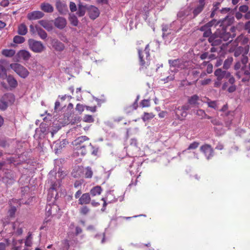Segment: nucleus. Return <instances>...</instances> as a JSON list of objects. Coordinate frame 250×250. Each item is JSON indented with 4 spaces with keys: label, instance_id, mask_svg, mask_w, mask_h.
Wrapping results in <instances>:
<instances>
[{
    "label": "nucleus",
    "instance_id": "f257e3e1",
    "mask_svg": "<svg viewBox=\"0 0 250 250\" xmlns=\"http://www.w3.org/2000/svg\"><path fill=\"white\" fill-rule=\"evenodd\" d=\"M249 58L243 56L241 60L239 62H236L234 65V69L235 70V75L236 77L240 79L241 77V81L243 83L249 82L250 80V67L246 66L248 63Z\"/></svg>",
    "mask_w": 250,
    "mask_h": 250
},
{
    "label": "nucleus",
    "instance_id": "f03ea898",
    "mask_svg": "<svg viewBox=\"0 0 250 250\" xmlns=\"http://www.w3.org/2000/svg\"><path fill=\"white\" fill-rule=\"evenodd\" d=\"M47 184L49 186V193L54 195V192L57 195V191L60 187L61 180L57 179V173L51 171L48 175Z\"/></svg>",
    "mask_w": 250,
    "mask_h": 250
},
{
    "label": "nucleus",
    "instance_id": "7ed1b4c3",
    "mask_svg": "<svg viewBox=\"0 0 250 250\" xmlns=\"http://www.w3.org/2000/svg\"><path fill=\"white\" fill-rule=\"evenodd\" d=\"M214 74L216 77V80L214 82V87H219L222 83V80L229 77L230 72L227 70H223L221 68H218L215 70Z\"/></svg>",
    "mask_w": 250,
    "mask_h": 250
},
{
    "label": "nucleus",
    "instance_id": "20e7f679",
    "mask_svg": "<svg viewBox=\"0 0 250 250\" xmlns=\"http://www.w3.org/2000/svg\"><path fill=\"white\" fill-rule=\"evenodd\" d=\"M230 31H231V33L230 32H227L226 29H224L217 30L216 31L217 35L220 36V38H221L222 41H229V42H231L233 40V39L235 37L234 28L233 27H231Z\"/></svg>",
    "mask_w": 250,
    "mask_h": 250
},
{
    "label": "nucleus",
    "instance_id": "39448f33",
    "mask_svg": "<svg viewBox=\"0 0 250 250\" xmlns=\"http://www.w3.org/2000/svg\"><path fill=\"white\" fill-rule=\"evenodd\" d=\"M3 172L4 176L2 178V182L7 187L14 184L16 181L14 172L8 169H3Z\"/></svg>",
    "mask_w": 250,
    "mask_h": 250
},
{
    "label": "nucleus",
    "instance_id": "423d86ee",
    "mask_svg": "<svg viewBox=\"0 0 250 250\" xmlns=\"http://www.w3.org/2000/svg\"><path fill=\"white\" fill-rule=\"evenodd\" d=\"M138 55L139 59V65L140 66V70L146 69L150 64V54L148 53H145L144 54L142 53V50L138 49Z\"/></svg>",
    "mask_w": 250,
    "mask_h": 250
},
{
    "label": "nucleus",
    "instance_id": "0eeeda50",
    "mask_svg": "<svg viewBox=\"0 0 250 250\" xmlns=\"http://www.w3.org/2000/svg\"><path fill=\"white\" fill-rule=\"evenodd\" d=\"M29 48L35 53H41L44 49L45 46L40 41L30 39L28 41Z\"/></svg>",
    "mask_w": 250,
    "mask_h": 250
},
{
    "label": "nucleus",
    "instance_id": "6e6552de",
    "mask_svg": "<svg viewBox=\"0 0 250 250\" xmlns=\"http://www.w3.org/2000/svg\"><path fill=\"white\" fill-rule=\"evenodd\" d=\"M10 67L21 78H25L29 75L27 69L19 63H12L10 64Z\"/></svg>",
    "mask_w": 250,
    "mask_h": 250
},
{
    "label": "nucleus",
    "instance_id": "1a4fd4ad",
    "mask_svg": "<svg viewBox=\"0 0 250 250\" xmlns=\"http://www.w3.org/2000/svg\"><path fill=\"white\" fill-rule=\"evenodd\" d=\"M162 37L166 43H169L174 37V34L171 33L172 30L169 28L168 25H162Z\"/></svg>",
    "mask_w": 250,
    "mask_h": 250
},
{
    "label": "nucleus",
    "instance_id": "9d476101",
    "mask_svg": "<svg viewBox=\"0 0 250 250\" xmlns=\"http://www.w3.org/2000/svg\"><path fill=\"white\" fill-rule=\"evenodd\" d=\"M183 61L181 59H177L174 60H169L168 63L169 64L170 71L172 72L176 73L179 69L184 68Z\"/></svg>",
    "mask_w": 250,
    "mask_h": 250
},
{
    "label": "nucleus",
    "instance_id": "9b49d317",
    "mask_svg": "<svg viewBox=\"0 0 250 250\" xmlns=\"http://www.w3.org/2000/svg\"><path fill=\"white\" fill-rule=\"evenodd\" d=\"M200 151L203 152L207 160H209L214 155V150L211 146L205 144L200 147Z\"/></svg>",
    "mask_w": 250,
    "mask_h": 250
},
{
    "label": "nucleus",
    "instance_id": "f8f14e48",
    "mask_svg": "<svg viewBox=\"0 0 250 250\" xmlns=\"http://www.w3.org/2000/svg\"><path fill=\"white\" fill-rule=\"evenodd\" d=\"M53 22L55 27L60 30L64 29L67 24L66 19L62 17H58L56 18L53 21Z\"/></svg>",
    "mask_w": 250,
    "mask_h": 250
},
{
    "label": "nucleus",
    "instance_id": "ddd939ff",
    "mask_svg": "<svg viewBox=\"0 0 250 250\" xmlns=\"http://www.w3.org/2000/svg\"><path fill=\"white\" fill-rule=\"evenodd\" d=\"M208 41L212 46H218L221 44L222 42V40L221 38H220V36L217 35V31L209 37Z\"/></svg>",
    "mask_w": 250,
    "mask_h": 250
},
{
    "label": "nucleus",
    "instance_id": "4468645a",
    "mask_svg": "<svg viewBox=\"0 0 250 250\" xmlns=\"http://www.w3.org/2000/svg\"><path fill=\"white\" fill-rule=\"evenodd\" d=\"M31 56L30 53L25 50H20L16 55L17 60L18 61H20L21 59H22L24 61H28Z\"/></svg>",
    "mask_w": 250,
    "mask_h": 250
},
{
    "label": "nucleus",
    "instance_id": "2eb2a0df",
    "mask_svg": "<svg viewBox=\"0 0 250 250\" xmlns=\"http://www.w3.org/2000/svg\"><path fill=\"white\" fill-rule=\"evenodd\" d=\"M7 63L5 60L0 61V79L2 80L6 79L7 78V69L5 68Z\"/></svg>",
    "mask_w": 250,
    "mask_h": 250
},
{
    "label": "nucleus",
    "instance_id": "dca6fc26",
    "mask_svg": "<svg viewBox=\"0 0 250 250\" xmlns=\"http://www.w3.org/2000/svg\"><path fill=\"white\" fill-rule=\"evenodd\" d=\"M200 101L199 97L195 94L188 98V102L192 107H198L200 105Z\"/></svg>",
    "mask_w": 250,
    "mask_h": 250
},
{
    "label": "nucleus",
    "instance_id": "f3484780",
    "mask_svg": "<svg viewBox=\"0 0 250 250\" xmlns=\"http://www.w3.org/2000/svg\"><path fill=\"white\" fill-rule=\"evenodd\" d=\"M53 21L45 20H40L38 21L39 23L48 31H51L53 30Z\"/></svg>",
    "mask_w": 250,
    "mask_h": 250
},
{
    "label": "nucleus",
    "instance_id": "a211bd4d",
    "mask_svg": "<svg viewBox=\"0 0 250 250\" xmlns=\"http://www.w3.org/2000/svg\"><path fill=\"white\" fill-rule=\"evenodd\" d=\"M88 14L91 19L95 20L99 16L100 11L98 8L91 5L88 8Z\"/></svg>",
    "mask_w": 250,
    "mask_h": 250
},
{
    "label": "nucleus",
    "instance_id": "6ab92c4d",
    "mask_svg": "<svg viewBox=\"0 0 250 250\" xmlns=\"http://www.w3.org/2000/svg\"><path fill=\"white\" fill-rule=\"evenodd\" d=\"M51 44L57 51L61 52L64 50L65 47L64 44L57 39L52 40Z\"/></svg>",
    "mask_w": 250,
    "mask_h": 250
},
{
    "label": "nucleus",
    "instance_id": "aec40b11",
    "mask_svg": "<svg viewBox=\"0 0 250 250\" xmlns=\"http://www.w3.org/2000/svg\"><path fill=\"white\" fill-rule=\"evenodd\" d=\"M56 6L59 13L62 14H65L68 11L66 4L60 0L56 1Z\"/></svg>",
    "mask_w": 250,
    "mask_h": 250
},
{
    "label": "nucleus",
    "instance_id": "412c9836",
    "mask_svg": "<svg viewBox=\"0 0 250 250\" xmlns=\"http://www.w3.org/2000/svg\"><path fill=\"white\" fill-rule=\"evenodd\" d=\"M44 16V14L39 11H35L29 13L27 18L29 20H35L40 19Z\"/></svg>",
    "mask_w": 250,
    "mask_h": 250
},
{
    "label": "nucleus",
    "instance_id": "4be33fe9",
    "mask_svg": "<svg viewBox=\"0 0 250 250\" xmlns=\"http://www.w3.org/2000/svg\"><path fill=\"white\" fill-rule=\"evenodd\" d=\"M91 202V198L89 193H85L82 194L79 199V204H88Z\"/></svg>",
    "mask_w": 250,
    "mask_h": 250
},
{
    "label": "nucleus",
    "instance_id": "5701e85b",
    "mask_svg": "<svg viewBox=\"0 0 250 250\" xmlns=\"http://www.w3.org/2000/svg\"><path fill=\"white\" fill-rule=\"evenodd\" d=\"M175 112L178 118L180 120H183L188 115L187 112H185L181 106H179L176 108Z\"/></svg>",
    "mask_w": 250,
    "mask_h": 250
},
{
    "label": "nucleus",
    "instance_id": "b1692460",
    "mask_svg": "<svg viewBox=\"0 0 250 250\" xmlns=\"http://www.w3.org/2000/svg\"><path fill=\"white\" fill-rule=\"evenodd\" d=\"M2 99L7 102V103L13 104L15 101V98L13 94L8 93L3 95Z\"/></svg>",
    "mask_w": 250,
    "mask_h": 250
},
{
    "label": "nucleus",
    "instance_id": "393cba45",
    "mask_svg": "<svg viewBox=\"0 0 250 250\" xmlns=\"http://www.w3.org/2000/svg\"><path fill=\"white\" fill-rule=\"evenodd\" d=\"M41 9L46 13H51L54 10L53 7L48 3H43L41 6Z\"/></svg>",
    "mask_w": 250,
    "mask_h": 250
},
{
    "label": "nucleus",
    "instance_id": "a878e982",
    "mask_svg": "<svg viewBox=\"0 0 250 250\" xmlns=\"http://www.w3.org/2000/svg\"><path fill=\"white\" fill-rule=\"evenodd\" d=\"M36 30L38 35L42 39L45 40L46 39L47 34L43 29L39 27L38 25H36Z\"/></svg>",
    "mask_w": 250,
    "mask_h": 250
},
{
    "label": "nucleus",
    "instance_id": "bb28decb",
    "mask_svg": "<svg viewBox=\"0 0 250 250\" xmlns=\"http://www.w3.org/2000/svg\"><path fill=\"white\" fill-rule=\"evenodd\" d=\"M102 191V189L101 187L99 186H97L91 189L89 194L92 196H95L101 194Z\"/></svg>",
    "mask_w": 250,
    "mask_h": 250
},
{
    "label": "nucleus",
    "instance_id": "cd10ccee",
    "mask_svg": "<svg viewBox=\"0 0 250 250\" xmlns=\"http://www.w3.org/2000/svg\"><path fill=\"white\" fill-rule=\"evenodd\" d=\"M6 79H7V83L10 87L12 88H15L17 86L18 83L17 81L12 76H7V78Z\"/></svg>",
    "mask_w": 250,
    "mask_h": 250
},
{
    "label": "nucleus",
    "instance_id": "c85d7f7f",
    "mask_svg": "<svg viewBox=\"0 0 250 250\" xmlns=\"http://www.w3.org/2000/svg\"><path fill=\"white\" fill-rule=\"evenodd\" d=\"M88 139L89 138L86 136H82L75 139L73 142V144L75 146L80 145L82 143Z\"/></svg>",
    "mask_w": 250,
    "mask_h": 250
},
{
    "label": "nucleus",
    "instance_id": "c756f323",
    "mask_svg": "<svg viewBox=\"0 0 250 250\" xmlns=\"http://www.w3.org/2000/svg\"><path fill=\"white\" fill-rule=\"evenodd\" d=\"M244 47L242 46L237 47L234 51V56L236 58H238L237 60H239L243 54Z\"/></svg>",
    "mask_w": 250,
    "mask_h": 250
},
{
    "label": "nucleus",
    "instance_id": "7c9ffc66",
    "mask_svg": "<svg viewBox=\"0 0 250 250\" xmlns=\"http://www.w3.org/2000/svg\"><path fill=\"white\" fill-rule=\"evenodd\" d=\"M27 32V28L24 24H21L19 26L18 33L21 35H25Z\"/></svg>",
    "mask_w": 250,
    "mask_h": 250
},
{
    "label": "nucleus",
    "instance_id": "2f4dec72",
    "mask_svg": "<svg viewBox=\"0 0 250 250\" xmlns=\"http://www.w3.org/2000/svg\"><path fill=\"white\" fill-rule=\"evenodd\" d=\"M83 173L86 178H91L93 175V171L90 167H87L84 169Z\"/></svg>",
    "mask_w": 250,
    "mask_h": 250
},
{
    "label": "nucleus",
    "instance_id": "473e14b6",
    "mask_svg": "<svg viewBox=\"0 0 250 250\" xmlns=\"http://www.w3.org/2000/svg\"><path fill=\"white\" fill-rule=\"evenodd\" d=\"M232 62V57H228L224 62L223 68L226 70L228 69L230 67Z\"/></svg>",
    "mask_w": 250,
    "mask_h": 250
},
{
    "label": "nucleus",
    "instance_id": "72a5a7b5",
    "mask_svg": "<svg viewBox=\"0 0 250 250\" xmlns=\"http://www.w3.org/2000/svg\"><path fill=\"white\" fill-rule=\"evenodd\" d=\"M2 54L5 57H11L15 55V51L13 49H3Z\"/></svg>",
    "mask_w": 250,
    "mask_h": 250
},
{
    "label": "nucleus",
    "instance_id": "f704fd0d",
    "mask_svg": "<svg viewBox=\"0 0 250 250\" xmlns=\"http://www.w3.org/2000/svg\"><path fill=\"white\" fill-rule=\"evenodd\" d=\"M25 41V39L24 37L21 36H15L13 38V42L15 43L20 44L22 43Z\"/></svg>",
    "mask_w": 250,
    "mask_h": 250
},
{
    "label": "nucleus",
    "instance_id": "c9c22d12",
    "mask_svg": "<svg viewBox=\"0 0 250 250\" xmlns=\"http://www.w3.org/2000/svg\"><path fill=\"white\" fill-rule=\"evenodd\" d=\"M85 13V7L82 4L79 5L78 11L77 14L79 17H82L84 16Z\"/></svg>",
    "mask_w": 250,
    "mask_h": 250
},
{
    "label": "nucleus",
    "instance_id": "e433bc0d",
    "mask_svg": "<svg viewBox=\"0 0 250 250\" xmlns=\"http://www.w3.org/2000/svg\"><path fill=\"white\" fill-rule=\"evenodd\" d=\"M154 117V115L152 113L145 112L142 118L144 122H146L152 119Z\"/></svg>",
    "mask_w": 250,
    "mask_h": 250
},
{
    "label": "nucleus",
    "instance_id": "4c0bfd02",
    "mask_svg": "<svg viewBox=\"0 0 250 250\" xmlns=\"http://www.w3.org/2000/svg\"><path fill=\"white\" fill-rule=\"evenodd\" d=\"M32 234L30 233H28V236L26 237V239L25 241V245L26 247H30L32 244Z\"/></svg>",
    "mask_w": 250,
    "mask_h": 250
},
{
    "label": "nucleus",
    "instance_id": "58836bf2",
    "mask_svg": "<svg viewBox=\"0 0 250 250\" xmlns=\"http://www.w3.org/2000/svg\"><path fill=\"white\" fill-rule=\"evenodd\" d=\"M83 121L85 123H91L94 122V119L92 116L90 115H85L83 118Z\"/></svg>",
    "mask_w": 250,
    "mask_h": 250
},
{
    "label": "nucleus",
    "instance_id": "ea45409f",
    "mask_svg": "<svg viewBox=\"0 0 250 250\" xmlns=\"http://www.w3.org/2000/svg\"><path fill=\"white\" fill-rule=\"evenodd\" d=\"M196 115L199 117L201 119H203L206 117L207 114L204 110L202 109L197 110L195 113Z\"/></svg>",
    "mask_w": 250,
    "mask_h": 250
},
{
    "label": "nucleus",
    "instance_id": "a19ab883",
    "mask_svg": "<svg viewBox=\"0 0 250 250\" xmlns=\"http://www.w3.org/2000/svg\"><path fill=\"white\" fill-rule=\"evenodd\" d=\"M203 9L204 8L199 5L197 7H196L193 11L194 17H195L198 14H199L203 11Z\"/></svg>",
    "mask_w": 250,
    "mask_h": 250
},
{
    "label": "nucleus",
    "instance_id": "79ce46f5",
    "mask_svg": "<svg viewBox=\"0 0 250 250\" xmlns=\"http://www.w3.org/2000/svg\"><path fill=\"white\" fill-rule=\"evenodd\" d=\"M8 107V104L7 102L4 101L3 99L0 101V109L1 110H5Z\"/></svg>",
    "mask_w": 250,
    "mask_h": 250
},
{
    "label": "nucleus",
    "instance_id": "37998d69",
    "mask_svg": "<svg viewBox=\"0 0 250 250\" xmlns=\"http://www.w3.org/2000/svg\"><path fill=\"white\" fill-rule=\"evenodd\" d=\"M70 21L73 25L75 26H77L78 25V20L75 16L73 15L70 17Z\"/></svg>",
    "mask_w": 250,
    "mask_h": 250
},
{
    "label": "nucleus",
    "instance_id": "c03bdc74",
    "mask_svg": "<svg viewBox=\"0 0 250 250\" xmlns=\"http://www.w3.org/2000/svg\"><path fill=\"white\" fill-rule=\"evenodd\" d=\"M84 108H85V105L78 104L76 106V110L78 111L80 114H81L83 111Z\"/></svg>",
    "mask_w": 250,
    "mask_h": 250
},
{
    "label": "nucleus",
    "instance_id": "a18cd8bd",
    "mask_svg": "<svg viewBox=\"0 0 250 250\" xmlns=\"http://www.w3.org/2000/svg\"><path fill=\"white\" fill-rule=\"evenodd\" d=\"M62 249L63 250H68L69 248V242L67 240H64L62 243Z\"/></svg>",
    "mask_w": 250,
    "mask_h": 250
},
{
    "label": "nucleus",
    "instance_id": "49530a36",
    "mask_svg": "<svg viewBox=\"0 0 250 250\" xmlns=\"http://www.w3.org/2000/svg\"><path fill=\"white\" fill-rule=\"evenodd\" d=\"M249 45H247L245 47V48H244V52H243V54L241 55L240 59L239 60H237L236 62H239L241 60V59L242 58V57L243 56H246L247 58H249V57L247 56V54L249 52Z\"/></svg>",
    "mask_w": 250,
    "mask_h": 250
},
{
    "label": "nucleus",
    "instance_id": "de8ad7c7",
    "mask_svg": "<svg viewBox=\"0 0 250 250\" xmlns=\"http://www.w3.org/2000/svg\"><path fill=\"white\" fill-rule=\"evenodd\" d=\"M89 208L86 206H83L80 209V213L83 215H86L89 212Z\"/></svg>",
    "mask_w": 250,
    "mask_h": 250
},
{
    "label": "nucleus",
    "instance_id": "09e8293b",
    "mask_svg": "<svg viewBox=\"0 0 250 250\" xmlns=\"http://www.w3.org/2000/svg\"><path fill=\"white\" fill-rule=\"evenodd\" d=\"M199 145V143L198 142H194L189 145V146L188 148V149L190 150V149H196V148H197L198 147Z\"/></svg>",
    "mask_w": 250,
    "mask_h": 250
},
{
    "label": "nucleus",
    "instance_id": "8fccbe9b",
    "mask_svg": "<svg viewBox=\"0 0 250 250\" xmlns=\"http://www.w3.org/2000/svg\"><path fill=\"white\" fill-rule=\"evenodd\" d=\"M95 238L98 239L102 238L101 243H104L105 240V234L104 233L97 234L95 235Z\"/></svg>",
    "mask_w": 250,
    "mask_h": 250
},
{
    "label": "nucleus",
    "instance_id": "3c124183",
    "mask_svg": "<svg viewBox=\"0 0 250 250\" xmlns=\"http://www.w3.org/2000/svg\"><path fill=\"white\" fill-rule=\"evenodd\" d=\"M17 210V208L15 206H11L8 211L9 215L10 217H13Z\"/></svg>",
    "mask_w": 250,
    "mask_h": 250
},
{
    "label": "nucleus",
    "instance_id": "603ef678",
    "mask_svg": "<svg viewBox=\"0 0 250 250\" xmlns=\"http://www.w3.org/2000/svg\"><path fill=\"white\" fill-rule=\"evenodd\" d=\"M174 79V75H170L166 78L162 79V81L164 82L165 83H168L169 81L173 80Z\"/></svg>",
    "mask_w": 250,
    "mask_h": 250
},
{
    "label": "nucleus",
    "instance_id": "864d4df0",
    "mask_svg": "<svg viewBox=\"0 0 250 250\" xmlns=\"http://www.w3.org/2000/svg\"><path fill=\"white\" fill-rule=\"evenodd\" d=\"M208 107L214 108L215 109H217V105L215 101H210L208 102Z\"/></svg>",
    "mask_w": 250,
    "mask_h": 250
},
{
    "label": "nucleus",
    "instance_id": "5fc2aeb1",
    "mask_svg": "<svg viewBox=\"0 0 250 250\" xmlns=\"http://www.w3.org/2000/svg\"><path fill=\"white\" fill-rule=\"evenodd\" d=\"M222 48L221 47H215V46H212L210 48V51L212 53L213 52H220Z\"/></svg>",
    "mask_w": 250,
    "mask_h": 250
},
{
    "label": "nucleus",
    "instance_id": "6e6d98bb",
    "mask_svg": "<svg viewBox=\"0 0 250 250\" xmlns=\"http://www.w3.org/2000/svg\"><path fill=\"white\" fill-rule=\"evenodd\" d=\"M81 153L83 156H84L86 154V151L85 148V146H81L80 148L78 149L77 153ZM75 153H76V152H75Z\"/></svg>",
    "mask_w": 250,
    "mask_h": 250
},
{
    "label": "nucleus",
    "instance_id": "4d7b16f0",
    "mask_svg": "<svg viewBox=\"0 0 250 250\" xmlns=\"http://www.w3.org/2000/svg\"><path fill=\"white\" fill-rule=\"evenodd\" d=\"M249 9L248 6L246 5H243L239 7V10L241 12L246 13Z\"/></svg>",
    "mask_w": 250,
    "mask_h": 250
},
{
    "label": "nucleus",
    "instance_id": "13d9d810",
    "mask_svg": "<svg viewBox=\"0 0 250 250\" xmlns=\"http://www.w3.org/2000/svg\"><path fill=\"white\" fill-rule=\"evenodd\" d=\"M141 104L142 107H148L150 106V102L149 100H143L141 103Z\"/></svg>",
    "mask_w": 250,
    "mask_h": 250
},
{
    "label": "nucleus",
    "instance_id": "bf43d9fd",
    "mask_svg": "<svg viewBox=\"0 0 250 250\" xmlns=\"http://www.w3.org/2000/svg\"><path fill=\"white\" fill-rule=\"evenodd\" d=\"M227 79H229L228 83H229L231 85L234 84L235 80L234 77L231 75L230 72L229 77H228Z\"/></svg>",
    "mask_w": 250,
    "mask_h": 250
},
{
    "label": "nucleus",
    "instance_id": "052dcab7",
    "mask_svg": "<svg viewBox=\"0 0 250 250\" xmlns=\"http://www.w3.org/2000/svg\"><path fill=\"white\" fill-rule=\"evenodd\" d=\"M218 22H217V20L213 19L211 21H209L208 22L207 24L208 27H209L210 28V27H212L213 25H216L218 24Z\"/></svg>",
    "mask_w": 250,
    "mask_h": 250
},
{
    "label": "nucleus",
    "instance_id": "680f3d73",
    "mask_svg": "<svg viewBox=\"0 0 250 250\" xmlns=\"http://www.w3.org/2000/svg\"><path fill=\"white\" fill-rule=\"evenodd\" d=\"M69 7L71 11L72 12H75L77 10L76 5L73 2H70Z\"/></svg>",
    "mask_w": 250,
    "mask_h": 250
},
{
    "label": "nucleus",
    "instance_id": "e2e57ef3",
    "mask_svg": "<svg viewBox=\"0 0 250 250\" xmlns=\"http://www.w3.org/2000/svg\"><path fill=\"white\" fill-rule=\"evenodd\" d=\"M244 29L249 34H250V20L245 23Z\"/></svg>",
    "mask_w": 250,
    "mask_h": 250
},
{
    "label": "nucleus",
    "instance_id": "0e129e2a",
    "mask_svg": "<svg viewBox=\"0 0 250 250\" xmlns=\"http://www.w3.org/2000/svg\"><path fill=\"white\" fill-rule=\"evenodd\" d=\"M212 35H211V29H208V30H207L206 31H205V32H204V33H203V37H208V38H209L210 36H211Z\"/></svg>",
    "mask_w": 250,
    "mask_h": 250
},
{
    "label": "nucleus",
    "instance_id": "69168bd1",
    "mask_svg": "<svg viewBox=\"0 0 250 250\" xmlns=\"http://www.w3.org/2000/svg\"><path fill=\"white\" fill-rule=\"evenodd\" d=\"M236 89V86L235 84L231 85L228 89V91L229 93H232L234 92Z\"/></svg>",
    "mask_w": 250,
    "mask_h": 250
},
{
    "label": "nucleus",
    "instance_id": "338daca9",
    "mask_svg": "<svg viewBox=\"0 0 250 250\" xmlns=\"http://www.w3.org/2000/svg\"><path fill=\"white\" fill-rule=\"evenodd\" d=\"M213 65L211 63H208L207 65V72L208 74H210L212 72Z\"/></svg>",
    "mask_w": 250,
    "mask_h": 250
},
{
    "label": "nucleus",
    "instance_id": "774afa93",
    "mask_svg": "<svg viewBox=\"0 0 250 250\" xmlns=\"http://www.w3.org/2000/svg\"><path fill=\"white\" fill-rule=\"evenodd\" d=\"M9 4V0H2L0 2V5L1 6H3L4 7L8 6Z\"/></svg>",
    "mask_w": 250,
    "mask_h": 250
}]
</instances>
